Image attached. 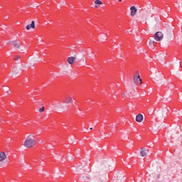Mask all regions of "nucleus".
<instances>
[{"mask_svg":"<svg viewBox=\"0 0 182 182\" xmlns=\"http://www.w3.org/2000/svg\"><path fill=\"white\" fill-rule=\"evenodd\" d=\"M94 181H95V182L100 181V177L99 176L98 174H95V175L94 176Z\"/></svg>","mask_w":182,"mask_h":182,"instance_id":"13","label":"nucleus"},{"mask_svg":"<svg viewBox=\"0 0 182 182\" xmlns=\"http://www.w3.org/2000/svg\"><path fill=\"white\" fill-rule=\"evenodd\" d=\"M38 112H40V113H42L43 112H45V107H43L40 108L38 109Z\"/></svg>","mask_w":182,"mask_h":182,"instance_id":"17","label":"nucleus"},{"mask_svg":"<svg viewBox=\"0 0 182 182\" xmlns=\"http://www.w3.org/2000/svg\"><path fill=\"white\" fill-rule=\"evenodd\" d=\"M130 11H131V16L133 18L137 14V9H136V6H132L130 7Z\"/></svg>","mask_w":182,"mask_h":182,"instance_id":"8","label":"nucleus"},{"mask_svg":"<svg viewBox=\"0 0 182 182\" xmlns=\"http://www.w3.org/2000/svg\"><path fill=\"white\" fill-rule=\"evenodd\" d=\"M90 130H93V128H92V127H90Z\"/></svg>","mask_w":182,"mask_h":182,"instance_id":"21","label":"nucleus"},{"mask_svg":"<svg viewBox=\"0 0 182 182\" xmlns=\"http://www.w3.org/2000/svg\"><path fill=\"white\" fill-rule=\"evenodd\" d=\"M75 60H76V57H68L67 58V62L68 63V65H73V63H75Z\"/></svg>","mask_w":182,"mask_h":182,"instance_id":"10","label":"nucleus"},{"mask_svg":"<svg viewBox=\"0 0 182 182\" xmlns=\"http://www.w3.org/2000/svg\"><path fill=\"white\" fill-rule=\"evenodd\" d=\"M36 26H35V21H31V24H28L26 26V31H29V29L32 28V29H35Z\"/></svg>","mask_w":182,"mask_h":182,"instance_id":"11","label":"nucleus"},{"mask_svg":"<svg viewBox=\"0 0 182 182\" xmlns=\"http://www.w3.org/2000/svg\"><path fill=\"white\" fill-rule=\"evenodd\" d=\"M140 154L141 157H147V154H149V149L146 148H141Z\"/></svg>","mask_w":182,"mask_h":182,"instance_id":"7","label":"nucleus"},{"mask_svg":"<svg viewBox=\"0 0 182 182\" xmlns=\"http://www.w3.org/2000/svg\"><path fill=\"white\" fill-rule=\"evenodd\" d=\"M23 145L26 149H32L36 145V141L33 139V136L28 135L24 140Z\"/></svg>","mask_w":182,"mask_h":182,"instance_id":"1","label":"nucleus"},{"mask_svg":"<svg viewBox=\"0 0 182 182\" xmlns=\"http://www.w3.org/2000/svg\"><path fill=\"white\" fill-rule=\"evenodd\" d=\"M123 0H119V2H122Z\"/></svg>","mask_w":182,"mask_h":182,"instance_id":"22","label":"nucleus"},{"mask_svg":"<svg viewBox=\"0 0 182 182\" xmlns=\"http://www.w3.org/2000/svg\"><path fill=\"white\" fill-rule=\"evenodd\" d=\"M149 45L150 46H152V45H154V41H150L149 43Z\"/></svg>","mask_w":182,"mask_h":182,"instance_id":"18","label":"nucleus"},{"mask_svg":"<svg viewBox=\"0 0 182 182\" xmlns=\"http://www.w3.org/2000/svg\"><path fill=\"white\" fill-rule=\"evenodd\" d=\"M9 45L14 46L16 49H19L21 48V43L16 41H12L9 42Z\"/></svg>","mask_w":182,"mask_h":182,"instance_id":"4","label":"nucleus"},{"mask_svg":"<svg viewBox=\"0 0 182 182\" xmlns=\"http://www.w3.org/2000/svg\"><path fill=\"white\" fill-rule=\"evenodd\" d=\"M73 100V99L70 95H67L63 100V103H65V105H70V103H72Z\"/></svg>","mask_w":182,"mask_h":182,"instance_id":"5","label":"nucleus"},{"mask_svg":"<svg viewBox=\"0 0 182 182\" xmlns=\"http://www.w3.org/2000/svg\"><path fill=\"white\" fill-rule=\"evenodd\" d=\"M95 8H99V5L98 4H95Z\"/></svg>","mask_w":182,"mask_h":182,"instance_id":"19","label":"nucleus"},{"mask_svg":"<svg viewBox=\"0 0 182 182\" xmlns=\"http://www.w3.org/2000/svg\"><path fill=\"white\" fill-rule=\"evenodd\" d=\"M133 80L134 85H136V86H139V85H141L142 80L140 77V73H139V71H136L135 75L133 77Z\"/></svg>","mask_w":182,"mask_h":182,"instance_id":"2","label":"nucleus"},{"mask_svg":"<svg viewBox=\"0 0 182 182\" xmlns=\"http://www.w3.org/2000/svg\"><path fill=\"white\" fill-rule=\"evenodd\" d=\"M166 36L168 38H173V30L171 28V30L166 31Z\"/></svg>","mask_w":182,"mask_h":182,"instance_id":"12","label":"nucleus"},{"mask_svg":"<svg viewBox=\"0 0 182 182\" xmlns=\"http://www.w3.org/2000/svg\"><path fill=\"white\" fill-rule=\"evenodd\" d=\"M85 178H86L87 180H90V178H91L90 173H85V176H82V178H85Z\"/></svg>","mask_w":182,"mask_h":182,"instance_id":"14","label":"nucleus"},{"mask_svg":"<svg viewBox=\"0 0 182 182\" xmlns=\"http://www.w3.org/2000/svg\"><path fill=\"white\" fill-rule=\"evenodd\" d=\"M143 119L144 117L141 114H138L135 117V120L137 122V123H141V122H143Z\"/></svg>","mask_w":182,"mask_h":182,"instance_id":"9","label":"nucleus"},{"mask_svg":"<svg viewBox=\"0 0 182 182\" xmlns=\"http://www.w3.org/2000/svg\"><path fill=\"white\" fill-rule=\"evenodd\" d=\"M8 159L6 154L4 151H0V163H4Z\"/></svg>","mask_w":182,"mask_h":182,"instance_id":"6","label":"nucleus"},{"mask_svg":"<svg viewBox=\"0 0 182 182\" xmlns=\"http://www.w3.org/2000/svg\"><path fill=\"white\" fill-rule=\"evenodd\" d=\"M14 59L16 62H18L21 59V55H16Z\"/></svg>","mask_w":182,"mask_h":182,"instance_id":"16","label":"nucleus"},{"mask_svg":"<svg viewBox=\"0 0 182 182\" xmlns=\"http://www.w3.org/2000/svg\"><path fill=\"white\" fill-rule=\"evenodd\" d=\"M94 3L95 5H103V3L100 0H95Z\"/></svg>","mask_w":182,"mask_h":182,"instance_id":"15","label":"nucleus"},{"mask_svg":"<svg viewBox=\"0 0 182 182\" xmlns=\"http://www.w3.org/2000/svg\"><path fill=\"white\" fill-rule=\"evenodd\" d=\"M164 38V35L161 31H157L154 35V38L156 41V42H161Z\"/></svg>","mask_w":182,"mask_h":182,"instance_id":"3","label":"nucleus"},{"mask_svg":"<svg viewBox=\"0 0 182 182\" xmlns=\"http://www.w3.org/2000/svg\"><path fill=\"white\" fill-rule=\"evenodd\" d=\"M157 178H160V174L157 175Z\"/></svg>","mask_w":182,"mask_h":182,"instance_id":"20","label":"nucleus"}]
</instances>
